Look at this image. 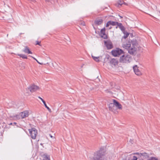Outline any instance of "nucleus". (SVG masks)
<instances>
[{
    "label": "nucleus",
    "instance_id": "obj_11",
    "mask_svg": "<svg viewBox=\"0 0 160 160\" xmlns=\"http://www.w3.org/2000/svg\"><path fill=\"white\" fill-rule=\"evenodd\" d=\"M118 22H114L112 21H109L108 22H107L106 25V27H109V26L110 25H112V26H115L116 25H118Z\"/></svg>",
    "mask_w": 160,
    "mask_h": 160
},
{
    "label": "nucleus",
    "instance_id": "obj_9",
    "mask_svg": "<svg viewBox=\"0 0 160 160\" xmlns=\"http://www.w3.org/2000/svg\"><path fill=\"white\" fill-rule=\"evenodd\" d=\"M133 69L135 74L138 76H140L142 75V73L138 69L137 65H135L133 67Z\"/></svg>",
    "mask_w": 160,
    "mask_h": 160
},
{
    "label": "nucleus",
    "instance_id": "obj_10",
    "mask_svg": "<svg viewBox=\"0 0 160 160\" xmlns=\"http://www.w3.org/2000/svg\"><path fill=\"white\" fill-rule=\"evenodd\" d=\"M109 63L110 65L112 67L113 66H115L117 65L118 62L116 59L112 58L110 61Z\"/></svg>",
    "mask_w": 160,
    "mask_h": 160
},
{
    "label": "nucleus",
    "instance_id": "obj_5",
    "mask_svg": "<svg viewBox=\"0 0 160 160\" xmlns=\"http://www.w3.org/2000/svg\"><path fill=\"white\" fill-rule=\"evenodd\" d=\"M124 53L123 51L121 49L118 48L116 50H112V53L113 56L115 57L118 56Z\"/></svg>",
    "mask_w": 160,
    "mask_h": 160
},
{
    "label": "nucleus",
    "instance_id": "obj_20",
    "mask_svg": "<svg viewBox=\"0 0 160 160\" xmlns=\"http://www.w3.org/2000/svg\"><path fill=\"white\" fill-rule=\"evenodd\" d=\"M17 55L23 59H28L27 57L25 54H18Z\"/></svg>",
    "mask_w": 160,
    "mask_h": 160
},
{
    "label": "nucleus",
    "instance_id": "obj_12",
    "mask_svg": "<svg viewBox=\"0 0 160 160\" xmlns=\"http://www.w3.org/2000/svg\"><path fill=\"white\" fill-rule=\"evenodd\" d=\"M20 114L22 118H24L28 116L29 112L28 111H25L23 112H21Z\"/></svg>",
    "mask_w": 160,
    "mask_h": 160
},
{
    "label": "nucleus",
    "instance_id": "obj_26",
    "mask_svg": "<svg viewBox=\"0 0 160 160\" xmlns=\"http://www.w3.org/2000/svg\"><path fill=\"white\" fill-rule=\"evenodd\" d=\"M148 160H158V159L155 157H151L148 159Z\"/></svg>",
    "mask_w": 160,
    "mask_h": 160
},
{
    "label": "nucleus",
    "instance_id": "obj_14",
    "mask_svg": "<svg viewBox=\"0 0 160 160\" xmlns=\"http://www.w3.org/2000/svg\"><path fill=\"white\" fill-rule=\"evenodd\" d=\"M23 52L25 53L28 54H32V53L30 51L29 48L27 46H26L25 47L24 49L22 50Z\"/></svg>",
    "mask_w": 160,
    "mask_h": 160
},
{
    "label": "nucleus",
    "instance_id": "obj_39",
    "mask_svg": "<svg viewBox=\"0 0 160 160\" xmlns=\"http://www.w3.org/2000/svg\"><path fill=\"white\" fill-rule=\"evenodd\" d=\"M43 160H47L46 159H43Z\"/></svg>",
    "mask_w": 160,
    "mask_h": 160
},
{
    "label": "nucleus",
    "instance_id": "obj_27",
    "mask_svg": "<svg viewBox=\"0 0 160 160\" xmlns=\"http://www.w3.org/2000/svg\"><path fill=\"white\" fill-rule=\"evenodd\" d=\"M36 43L35 44V45H39L40 46H41V41H36Z\"/></svg>",
    "mask_w": 160,
    "mask_h": 160
},
{
    "label": "nucleus",
    "instance_id": "obj_2",
    "mask_svg": "<svg viewBox=\"0 0 160 160\" xmlns=\"http://www.w3.org/2000/svg\"><path fill=\"white\" fill-rule=\"evenodd\" d=\"M132 57L129 55H124L121 56L119 59V61L121 63H128L132 60Z\"/></svg>",
    "mask_w": 160,
    "mask_h": 160
},
{
    "label": "nucleus",
    "instance_id": "obj_3",
    "mask_svg": "<svg viewBox=\"0 0 160 160\" xmlns=\"http://www.w3.org/2000/svg\"><path fill=\"white\" fill-rule=\"evenodd\" d=\"M104 154L102 151H99L95 153L93 157L90 160H103V157Z\"/></svg>",
    "mask_w": 160,
    "mask_h": 160
},
{
    "label": "nucleus",
    "instance_id": "obj_29",
    "mask_svg": "<svg viewBox=\"0 0 160 160\" xmlns=\"http://www.w3.org/2000/svg\"><path fill=\"white\" fill-rule=\"evenodd\" d=\"M31 57L32 58L34 59L39 64H41L42 65V64L40 63V62H39L38 61V60L36 59L34 57H33L32 56H31Z\"/></svg>",
    "mask_w": 160,
    "mask_h": 160
},
{
    "label": "nucleus",
    "instance_id": "obj_32",
    "mask_svg": "<svg viewBox=\"0 0 160 160\" xmlns=\"http://www.w3.org/2000/svg\"><path fill=\"white\" fill-rule=\"evenodd\" d=\"M49 136L51 138H53V137L51 134H49Z\"/></svg>",
    "mask_w": 160,
    "mask_h": 160
},
{
    "label": "nucleus",
    "instance_id": "obj_34",
    "mask_svg": "<svg viewBox=\"0 0 160 160\" xmlns=\"http://www.w3.org/2000/svg\"><path fill=\"white\" fill-rule=\"evenodd\" d=\"M136 154H138V155H139V154L138 153H136Z\"/></svg>",
    "mask_w": 160,
    "mask_h": 160
},
{
    "label": "nucleus",
    "instance_id": "obj_35",
    "mask_svg": "<svg viewBox=\"0 0 160 160\" xmlns=\"http://www.w3.org/2000/svg\"><path fill=\"white\" fill-rule=\"evenodd\" d=\"M16 117H18V115H17V116H16Z\"/></svg>",
    "mask_w": 160,
    "mask_h": 160
},
{
    "label": "nucleus",
    "instance_id": "obj_24",
    "mask_svg": "<svg viewBox=\"0 0 160 160\" xmlns=\"http://www.w3.org/2000/svg\"><path fill=\"white\" fill-rule=\"evenodd\" d=\"M92 57L95 61L97 62H99L100 61V60H99V57H95L92 56Z\"/></svg>",
    "mask_w": 160,
    "mask_h": 160
},
{
    "label": "nucleus",
    "instance_id": "obj_19",
    "mask_svg": "<svg viewBox=\"0 0 160 160\" xmlns=\"http://www.w3.org/2000/svg\"><path fill=\"white\" fill-rule=\"evenodd\" d=\"M123 32L124 34V35L122 37V38L126 39L128 37V36L129 35V33L128 32L125 31V32Z\"/></svg>",
    "mask_w": 160,
    "mask_h": 160
},
{
    "label": "nucleus",
    "instance_id": "obj_36",
    "mask_svg": "<svg viewBox=\"0 0 160 160\" xmlns=\"http://www.w3.org/2000/svg\"><path fill=\"white\" fill-rule=\"evenodd\" d=\"M46 1H48L49 0H46Z\"/></svg>",
    "mask_w": 160,
    "mask_h": 160
},
{
    "label": "nucleus",
    "instance_id": "obj_6",
    "mask_svg": "<svg viewBox=\"0 0 160 160\" xmlns=\"http://www.w3.org/2000/svg\"><path fill=\"white\" fill-rule=\"evenodd\" d=\"M28 89L31 92H33L39 90V88L38 86L33 84L30 85L28 88Z\"/></svg>",
    "mask_w": 160,
    "mask_h": 160
},
{
    "label": "nucleus",
    "instance_id": "obj_18",
    "mask_svg": "<svg viewBox=\"0 0 160 160\" xmlns=\"http://www.w3.org/2000/svg\"><path fill=\"white\" fill-rule=\"evenodd\" d=\"M103 20L102 19H97L95 21V23L96 24L100 25L103 22Z\"/></svg>",
    "mask_w": 160,
    "mask_h": 160
},
{
    "label": "nucleus",
    "instance_id": "obj_33",
    "mask_svg": "<svg viewBox=\"0 0 160 160\" xmlns=\"http://www.w3.org/2000/svg\"><path fill=\"white\" fill-rule=\"evenodd\" d=\"M118 26L117 25V26H116V28H118Z\"/></svg>",
    "mask_w": 160,
    "mask_h": 160
},
{
    "label": "nucleus",
    "instance_id": "obj_25",
    "mask_svg": "<svg viewBox=\"0 0 160 160\" xmlns=\"http://www.w3.org/2000/svg\"><path fill=\"white\" fill-rule=\"evenodd\" d=\"M43 103L44 104L46 108H47V109L48 110V111H49V112H51V109L47 106L45 101H44L43 102Z\"/></svg>",
    "mask_w": 160,
    "mask_h": 160
},
{
    "label": "nucleus",
    "instance_id": "obj_22",
    "mask_svg": "<svg viewBox=\"0 0 160 160\" xmlns=\"http://www.w3.org/2000/svg\"><path fill=\"white\" fill-rule=\"evenodd\" d=\"M44 159H46L47 160H50V158L49 155L45 154L43 155Z\"/></svg>",
    "mask_w": 160,
    "mask_h": 160
},
{
    "label": "nucleus",
    "instance_id": "obj_4",
    "mask_svg": "<svg viewBox=\"0 0 160 160\" xmlns=\"http://www.w3.org/2000/svg\"><path fill=\"white\" fill-rule=\"evenodd\" d=\"M28 130L31 138L32 139H35L38 134V132L37 129L35 128H33L31 129H28Z\"/></svg>",
    "mask_w": 160,
    "mask_h": 160
},
{
    "label": "nucleus",
    "instance_id": "obj_16",
    "mask_svg": "<svg viewBox=\"0 0 160 160\" xmlns=\"http://www.w3.org/2000/svg\"><path fill=\"white\" fill-rule=\"evenodd\" d=\"M105 43L108 49H111L113 48V46L111 42H108L107 43L106 42H105Z\"/></svg>",
    "mask_w": 160,
    "mask_h": 160
},
{
    "label": "nucleus",
    "instance_id": "obj_28",
    "mask_svg": "<svg viewBox=\"0 0 160 160\" xmlns=\"http://www.w3.org/2000/svg\"><path fill=\"white\" fill-rule=\"evenodd\" d=\"M138 159V157H137L136 156H134L132 158L130 159V160H137Z\"/></svg>",
    "mask_w": 160,
    "mask_h": 160
},
{
    "label": "nucleus",
    "instance_id": "obj_1",
    "mask_svg": "<svg viewBox=\"0 0 160 160\" xmlns=\"http://www.w3.org/2000/svg\"><path fill=\"white\" fill-rule=\"evenodd\" d=\"M131 48L128 51V53L131 55H133L136 52L137 42L135 39H133L130 42Z\"/></svg>",
    "mask_w": 160,
    "mask_h": 160
},
{
    "label": "nucleus",
    "instance_id": "obj_7",
    "mask_svg": "<svg viewBox=\"0 0 160 160\" xmlns=\"http://www.w3.org/2000/svg\"><path fill=\"white\" fill-rule=\"evenodd\" d=\"M100 35L101 37L104 39H108V37L106 34V29L105 27L101 30Z\"/></svg>",
    "mask_w": 160,
    "mask_h": 160
},
{
    "label": "nucleus",
    "instance_id": "obj_21",
    "mask_svg": "<svg viewBox=\"0 0 160 160\" xmlns=\"http://www.w3.org/2000/svg\"><path fill=\"white\" fill-rule=\"evenodd\" d=\"M140 156H142L145 157V158H148L149 157V155L146 152H144L142 153H140Z\"/></svg>",
    "mask_w": 160,
    "mask_h": 160
},
{
    "label": "nucleus",
    "instance_id": "obj_8",
    "mask_svg": "<svg viewBox=\"0 0 160 160\" xmlns=\"http://www.w3.org/2000/svg\"><path fill=\"white\" fill-rule=\"evenodd\" d=\"M122 47L128 50V52L129 50L131 47V43L130 41H129L126 43H124L122 44Z\"/></svg>",
    "mask_w": 160,
    "mask_h": 160
},
{
    "label": "nucleus",
    "instance_id": "obj_37",
    "mask_svg": "<svg viewBox=\"0 0 160 160\" xmlns=\"http://www.w3.org/2000/svg\"><path fill=\"white\" fill-rule=\"evenodd\" d=\"M10 124V125H12V123H11Z\"/></svg>",
    "mask_w": 160,
    "mask_h": 160
},
{
    "label": "nucleus",
    "instance_id": "obj_31",
    "mask_svg": "<svg viewBox=\"0 0 160 160\" xmlns=\"http://www.w3.org/2000/svg\"><path fill=\"white\" fill-rule=\"evenodd\" d=\"M108 27V29H111L112 28V27L111 26H109Z\"/></svg>",
    "mask_w": 160,
    "mask_h": 160
},
{
    "label": "nucleus",
    "instance_id": "obj_13",
    "mask_svg": "<svg viewBox=\"0 0 160 160\" xmlns=\"http://www.w3.org/2000/svg\"><path fill=\"white\" fill-rule=\"evenodd\" d=\"M113 102L114 103L115 106L117 107V108L119 109H122V107L121 104L118 102L115 99H113Z\"/></svg>",
    "mask_w": 160,
    "mask_h": 160
},
{
    "label": "nucleus",
    "instance_id": "obj_30",
    "mask_svg": "<svg viewBox=\"0 0 160 160\" xmlns=\"http://www.w3.org/2000/svg\"><path fill=\"white\" fill-rule=\"evenodd\" d=\"M38 98H39L40 99H41L42 100V102H43L44 101H45L43 99H42L39 96L38 97Z\"/></svg>",
    "mask_w": 160,
    "mask_h": 160
},
{
    "label": "nucleus",
    "instance_id": "obj_23",
    "mask_svg": "<svg viewBox=\"0 0 160 160\" xmlns=\"http://www.w3.org/2000/svg\"><path fill=\"white\" fill-rule=\"evenodd\" d=\"M118 6L120 5V6H122L123 4H125V3L123 0H118Z\"/></svg>",
    "mask_w": 160,
    "mask_h": 160
},
{
    "label": "nucleus",
    "instance_id": "obj_38",
    "mask_svg": "<svg viewBox=\"0 0 160 160\" xmlns=\"http://www.w3.org/2000/svg\"><path fill=\"white\" fill-rule=\"evenodd\" d=\"M121 18H122V17L120 16Z\"/></svg>",
    "mask_w": 160,
    "mask_h": 160
},
{
    "label": "nucleus",
    "instance_id": "obj_15",
    "mask_svg": "<svg viewBox=\"0 0 160 160\" xmlns=\"http://www.w3.org/2000/svg\"><path fill=\"white\" fill-rule=\"evenodd\" d=\"M115 105H114V103L113 102V103H110L109 104V110L112 112H113L114 110H115Z\"/></svg>",
    "mask_w": 160,
    "mask_h": 160
},
{
    "label": "nucleus",
    "instance_id": "obj_17",
    "mask_svg": "<svg viewBox=\"0 0 160 160\" xmlns=\"http://www.w3.org/2000/svg\"><path fill=\"white\" fill-rule=\"evenodd\" d=\"M118 28L120 29V30L122 31V32H125V28L122 25V24L121 23L118 22V24L117 25Z\"/></svg>",
    "mask_w": 160,
    "mask_h": 160
}]
</instances>
